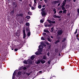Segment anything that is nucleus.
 <instances>
[{
  "label": "nucleus",
  "instance_id": "obj_42",
  "mask_svg": "<svg viewBox=\"0 0 79 79\" xmlns=\"http://www.w3.org/2000/svg\"><path fill=\"white\" fill-rule=\"evenodd\" d=\"M23 34H26V31H25V30L24 29L23 30Z\"/></svg>",
  "mask_w": 79,
  "mask_h": 79
},
{
  "label": "nucleus",
  "instance_id": "obj_30",
  "mask_svg": "<svg viewBox=\"0 0 79 79\" xmlns=\"http://www.w3.org/2000/svg\"><path fill=\"white\" fill-rule=\"evenodd\" d=\"M26 36V34H23V39H25Z\"/></svg>",
  "mask_w": 79,
  "mask_h": 79
},
{
  "label": "nucleus",
  "instance_id": "obj_10",
  "mask_svg": "<svg viewBox=\"0 0 79 79\" xmlns=\"http://www.w3.org/2000/svg\"><path fill=\"white\" fill-rule=\"evenodd\" d=\"M14 10H15V8H14L13 10L11 11L10 12V14H11V15H14Z\"/></svg>",
  "mask_w": 79,
  "mask_h": 79
},
{
  "label": "nucleus",
  "instance_id": "obj_45",
  "mask_svg": "<svg viewBox=\"0 0 79 79\" xmlns=\"http://www.w3.org/2000/svg\"><path fill=\"white\" fill-rule=\"evenodd\" d=\"M35 55H39V53H38V52H35Z\"/></svg>",
  "mask_w": 79,
  "mask_h": 79
},
{
  "label": "nucleus",
  "instance_id": "obj_3",
  "mask_svg": "<svg viewBox=\"0 0 79 79\" xmlns=\"http://www.w3.org/2000/svg\"><path fill=\"white\" fill-rule=\"evenodd\" d=\"M16 70H15L14 73H13V75L12 76V79H15V76H16Z\"/></svg>",
  "mask_w": 79,
  "mask_h": 79
},
{
  "label": "nucleus",
  "instance_id": "obj_34",
  "mask_svg": "<svg viewBox=\"0 0 79 79\" xmlns=\"http://www.w3.org/2000/svg\"><path fill=\"white\" fill-rule=\"evenodd\" d=\"M28 14L29 15H31L32 13L31 12H28Z\"/></svg>",
  "mask_w": 79,
  "mask_h": 79
},
{
  "label": "nucleus",
  "instance_id": "obj_49",
  "mask_svg": "<svg viewBox=\"0 0 79 79\" xmlns=\"http://www.w3.org/2000/svg\"><path fill=\"white\" fill-rule=\"evenodd\" d=\"M57 16H56V15H54L53 16V17H54V18H56Z\"/></svg>",
  "mask_w": 79,
  "mask_h": 79
},
{
  "label": "nucleus",
  "instance_id": "obj_6",
  "mask_svg": "<svg viewBox=\"0 0 79 79\" xmlns=\"http://www.w3.org/2000/svg\"><path fill=\"white\" fill-rule=\"evenodd\" d=\"M26 32H30V29H29V26L27 27H26Z\"/></svg>",
  "mask_w": 79,
  "mask_h": 79
},
{
  "label": "nucleus",
  "instance_id": "obj_41",
  "mask_svg": "<svg viewBox=\"0 0 79 79\" xmlns=\"http://www.w3.org/2000/svg\"><path fill=\"white\" fill-rule=\"evenodd\" d=\"M47 55L48 56H50V52H48V53L47 54Z\"/></svg>",
  "mask_w": 79,
  "mask_h": 79
},
{
  "label": "nucleus",
  "instance_id": "obj_21",
  "mask_svg": "<svg viewBox=\"0 0 79 79\" xmlns=\"http://www.w3.org/2000/svg\"><path fill=\"white\" fill-rule=\"evenodd\" d=\"M47 24H48V23H47L46 22L44 24V25L45 27H48V25H47Z\"/></svg>",
  "mask_w": 79,
  "mask_h": 79
},
{
  "label": "nucleus",
  "instance_id": "obj_48",
  "mask_svg": "<svg viewBox=\"0 0 79 79\" xmlns=\"http://www.w3.org/2000/svg\"><path fill=\"white\" fill-rule=\"evenodd\" d=\"M16 2H14L13 3V5L14 6H15V5Z\"/></svg>",
  "mask_w": 79,
  "mask_h": 79
},
{
  "label": "nucleus",
  "instance_id": "obj_43",
  "mask_svg": "<svg viewBox=\"0 0 79 79\" xmlns=\"http://www.w3.org/2000/svg\"><path fill=\"white\" fill-rule=\"evenodd\" d=\"M31 9L33 10H35V7H34L31 6Z\"/></svg>",
  "mask_w": 79,
  "mask_h": 79
},
{
  "label": "nucleus",
  "instance_id": "obj_7",
  "mask_svg": "<svg viewBox=\"0 0 79 79\" xmlns=\"http://www.w3.org/2000/svg\"><path fill=\"white\" fill-rule=\"evenodd\" d=\"M40 61L42 64H44V63H45V60L44 59H42L41 60H40Z\"/></svg>",
  "mask_w": 79,
  "mask_h": 79
},
{
  "label": "nucleus",
  "instance_id": "obj_32",
  "mask_svg": "<svg viewBox=\"0 0 79 79\" xmlns=\"http://www.w3.org/2000/svg\"><path fill=\"white\" fill-rule=\"evenodd\" d=\"M26 18L27 19H30L31 18V17L29 15L27 16L26 17Z\"/></svg>",
  "mask_w": 79,
  "mask_h": 79
},
{
  "label": "nucleus",
  "instance_id": "obj_24",
  "mask_svg": "<svg viewBox=\"0 0 79 79\" xmlns=\"http://www.w3.org/2000/svg\"><path fill=\"white\" fill-rule=\"evenodd\" d=\"M47 21L48 22V23L49 24H51L52 23V21H51L50 20L48 19L47 20Z\"/></svg>",
  "mask_w": 79,
  "mask_h": 79
},
{
  "label": "nucleus",
  "instance_id": "obj_31",
  "mask_svg": "<svg viewBox=\"0 0 79 79\" xmlns=\"http://www.w3.org/2000/svg\"><path fill=\"white\" fill-rule=\"evenodd\" d=\"M3 56H0V60H1V61H2L3 60Z\"/></svg>",
  "mask_w": 79,
  "mask_h": 79
},
{
  "label": "nucleus",
  "instance_id": "obj_58",
  "mask_svg": "<svg viewBox=\"0 0 79 79\" xmlns=\"http://www.w3.org/2000/svg\"><path fill=\"white\" fill-rule=\"evenodd\" d=\"M78 35H79V34H77L76 35V37H77V38H78Z\"/></svg>",
  "mask_w": 79,
  "mask_h": 79
},
{
  "label": "nucleus",
  "instance_id": "obj_5",
  "mask_svg": "<svg viewBox=\"0 0 79 79\" xmlns=\"http://www.w3.org/2000/svg\"><path fill=\"white\" fill-rule=\"evenodd\" d=\"M53 3L55 5L56 4V3H60V0H58L57 1H53Z\"/></svg>",
  "mask_w": 79,
  "mask_h": 79
},
{
  "label": "nucleus",
  "instance_id": "obj_15",
  "mask_svg": "<svg viewBox=\"0 0 79 79\" xmlns=\"http://www.w3.org/2000/svg\"><path fill=\"white\" fill-rule=\"evenodd\" d=\"M18 75H19V76H21V74H22V73L21 72H18Z\"/></svg>",
  "mask_w": 79,
  "mask_h": 79
},
{
  "label": "nucleus",
  "instance_id": "obj_33",
  "mask_svg": "<svg viewBox=\"0 0 79 79\" xmlns=\"http://www.w3.org/2000/svg\"><path fill=\"white\" fill-rule=\"evenodd\" d=\"M23 63L24 64H27V61H26V60L23 61Z\"/></svg>",
  "mask_w": 79,
  "mask_h": 79
},
{
  "label": "nucleus",
  "instance_id": "obj_20",
  "mask_svg": "<svg viewBox=\"0 0 79 79\" xmlns=\"http://www.w3.org/2000/svg\"><path fill=\"white\" fill-rule=\"evenodd\" d=\"M41 44L43 46H44V47H46V44H45L44 43L42 42L41 43Z\"/></svg>",
  "mask_w": 79,
  "mask_h": 79
},
{
  "label": "nucleus",
  "instance_id": "obj_40",
  "mask_svg": "<svg viewBox=\"0 0 79 79\" xmlns=\"http://www.w3.org/2000/svg\"><path fill=\"white\" fill-rule=\"evenodd\" d=\"M50 63H51V61L50 60H48V64H50Z\"/></svg>",
  "mask_w": 79,
  "mask_h": 79
},
{
  "label": "nucleus",
  "instance_id": "obj_17",
  "mask_svg": "<svg viewBox=\"0 0 79 79\" xmlns=\"http://www.w3.org/2000/svg\"><path fill=\"white\" fill-rule=\"evenodd\" d=\"M60 40H57L56 41L55 43V44H57V43H58L59 42H60Z\"/></svg>",
  "mask_w": 79,
  "mask_h": 79
},
{
  "label": "nucleus",
  "instance_id": "obj_8",
  "mask_svg": "<svg viewBox=\"0 0 79 79\" xmlns=\"http://www.w3.org/2000/svg\"><path fill=\"white\" fill-rule=\"evenodd\" d=\"M45 21V18H43L40 20V22L41 23H43Z\"/></svg>",
  "mask_w": 79,
  "mask_h": 79
},
{
  "label": "nucleus",
  "instance_id": "obj_54",
  "mask_svg": "<svg viewBox=\"0 0 79 79\" xmlns=\"http://www.w3.org/2000/svg\"><path fill=\"white\" fill-rule=\"evenodd\" d=\"M51 48V45H50L49 46L48 48V49H50Z\"/></svg>",
  "mask_w": 79,
  "mask_h": 79
},
{
  "label": "nucleus",
  "instance_id": "obj_19",
  "mask_svg": "<svg viewBox=\"0 0 79 79\" xmlns=\"http://www.w3.org/2000/svg\"><path fill=\"white\" fill-rule=\"evenodd\" d=\"M64 6H62L61 7L62 8V10H66V9H65V7H64Z\"/></svg>",
  "mask_w": 79,
  "mask_h": 79
},
{
  "label": "nucleus",
  "instance_id": "obj_2",
  "mask_svg": "<svg viewBox=\"0 0 79 79\" xmlns=\"http://www.w3.org/2000/svg\"><path fill=\"white\" fill-rule=\"evenodd\" d=\"M45 11H42L41 12V14L42 15V16H46L47 15V14L45 12Z\"/></svg>",
  "mask_w": 79,
  "mask_h": 79
},
{
  "label": "nucleus",
  "instance_id": "obj_4",
  "mask_svg": "<svg viewBox=\"0 0 79 79\" xmlns=\"http://www.w3.org/2000/svg\"><path fill=\"white\" fill-rule=\"evenodd\" d=\"M41 46H42L41 45H40L39 46V49H38V52L40 53L42 52V48H40Z\"/></svg>",
  "mask_w": 79,
  "mask_h": 79
},
{
  "label": "nucleus",
  "instance_id": "obj_62",
  "mask_svg": "<svg viewBox=\"0 0 79 79\" xmlns=\"http://www.w3.org/2000/svg\"><path fill=\"white\" fill-rule=\"evenodd\" d=\"M61 4L60 3H59L58 4V6H60V4Z\"/></svg>",
  "mask_w": 79,
  "mask_h": 79
},
{
  "label": "nucleus",
  "instance_id": "obj_44",
  "mask_svg": "<svg viewBox=\"0 0 79 79\" xmlns=\"http://www.w3.org/2000/svg\"><path fill=\"white\" fill-rule=\"evenodd\" d=\"M47 34L45 33H43V35L44 36H45V35H46Z\"/></svg>",
  "mask_w": 79,
  "mask_h": 79
},
{
  "label": "nucleus",
  "instance_id": "obj_27",
  "mask_svg": "<svg viewBox=\"0 0 79 79\" xmlns=\"http://www.w3.org/2000/svg\"><path fill=\"white\" fill-rule=\"evenodd\" d=\"M28 62L30 64H32V61L31 60L29 61Z\"/></svg>",
  "mask_w": 79,
  "mask_h": 79
},
{
  "label": "nucleus",
  "instance_id": "obj_63",
  "mask_svg": "<svg viewBox=\"0 0 79 79\" xmlns=\"http://www.w3.org/2000/svg\"><path fill=\"white\" fill-rule=\"evenodd\" d=\"M77 12L78 13H79V9H77Z\"/></svg>",
  "mask_w": 79,
  "mask_h": 79
},
{
  "label": "nucleus",
  "instance_id": "obj_18",
  "mask_svg": "<svg viewBox=\"0 0 79 79\" xmlns=\"http://www.w3.org/2000/svg\"><path fill=\"white\" fill-rule=\"evenodd\" d=\"M47 39L48 41L49 42H52V39H50L49 37L47 38Z\"/></svg>",
  "mask_w": 79,
  "mask_h": 79
},
{
  "label": "nucleus",
  "instance_id": "obj_13",
  "mask_svg": "<svg viewBox=\"0 0 79 79\" xmlns=\"http://www.w3.org/2000/svg\"><path fill=\"white\" fill-rule=\"evenodd\" d=\"M66 38H64L63 40L61 41L62 42H65V41H66Z\"/></svg>",
  "mask_w": 79,
  "mask_h": 79
},
{
  "label": "nucleus",
  "instance_id": "obj_56",
  "mask_svg": "<svg viewBox=\"0 0 79 79\" xmlns=\"http://www.w3.org/2000/svg\"><path fill=\"white\" fill-rule=\"evenodd\" d=\"M51 30H52V31H53V27H52V28L51 29Z\"/></svg>",
  "mask_w": 79,
  "mask_h": 79
},
{
  "label": "nucleus",
  "instance_id": "obj_59",
  "mask_svg": "<svg viewBox=\"0 0 79 79\" xmlns=\"http://www.w3.org/2000/svg\"><path fill=\"white\" fill-rule=\"evenodd\" d=\"M27 76H29V75H30V74H29V73H27Z\"/></svg>",
  "mask_w": 79,
  "mask_h": 79
},
{
  "label": "nucleus",
  "instance_id": "obj_22",
  "mask_svg": "<svg viewBox=\"0 0 79 79\" xmlns=\"http://www.w3.org/2000/svg\"><path fill=\"white\" fill-rule=\"evenodd\" d=\"M66 2H64V1H63V3H62V6H65V5H66Z\"/></svg>",
  "mask_w": 79,
  "mask_h": 79
},
{
  "label": "nucleus",
  "instance_id": "obj_55",
  "mask_svg": "<svg viewBox=\"0 0 79 79\" xmlns=\"http://www.w3.org/2000/svg\"><path fill=\"white\" fill-rule=\"evenodd\" d=\"M18 16H20V14H17V17H18Z\"/></svg>",
  "mask_w": 79,
  "mask_h": 79
},
{
  "label": "nucleus",
  "instance_id": "obj_61",
  "mask_svg": "<svg viewBox=\"0 0 79 79\" xmlns=\"http://www.w3.org/2000/svg\"><path fill=\"white\" fill-rule=\"evenodd\" d=\"M45 5H43L42 6V7L43 8H44V7H45Z\"/></svg>",
  "mask_w": 79,
  "mask_h": 79
},
{
  "label": "nucleus",
  "instance_id": "obj_23",
  "mask_svg": "<svg viewBox=\"0 0 79 79\" xmlns=\"http://www.w3.org/2000/svg\"><path fill=\"white\" fill-rule=\"evenodd\" d=\"M44 32H48V33H49L50 32H49V31L48 30H44Z\"/></svg>",
  "mask_w": 79,
  "mask_h": 79
},
{
  "label": "nucleus",
  "instance_id": "obj_57",
  "mask_svg": "<svg viewBox=\"0 0 79 79\" xmlns=\"http://www.w3.org/2000/svg\"><path fill=\"white\" fill-rule=\"evenodd\" d=\"M54 11V14H56V10H55Z\"/></svg>",
  "mask_w": 79,
  "mask_h": 79
},
{
  "label": "nucleus",
  "instance_id": "obj_64",
  "mask_svg": "<svg viewBox=\"0 0 79 79\" xmlns=\"http://www.w3.org/2000/svg\"><path fill=\"white\" fill-rule=\"evenodd\" d=\"M53 11H56V9L54 8V9H53Z\"/></svg>",
  "mask_w": 79,
  "mask_h": 79
},
{
  "label": "nucleus",
  "instance_id": "obj_35",
  "mask_svg": "<svg viewBox=\"0 0 79 79\" xmlns=\"http://www.w3.org/2000/svg\"><path fill=\"white\" fill-rule=\"evenodd\" d=\"M38 8H39V9H40V8H42V6L40 5L38 6Z\"/></svg>",
  "mask_w": 79,
  "mask_h": 79
},
{
  "label": "nucleus",
  "instance_id": "obj_39",
  "mask_svg": "<svg viewBox=\"0 0 79 79\" xmlns=\"http://www.w3.org/2000/svg\"><path fill=\"white\" fill-rule=\"evenodd\" d=\"M77 29H76L75 32H74V34H76L77 32Z\"/></svg>",
  "mask_w": 79,
  "mask_h": 79
},
{
  "label": "nucleus",
  "instance_id": "obj_46",
  "mask_svg": "<svg viewBox=\"0 0 79 79\" xmlns=\"http://www.w3.org/2000/svg\"><path fill=\"white\" fill-rule=\"evenodd\" d=\"M18 49L17 48H15V52H17V51H18Z\"/></svg>",
  "mask_w": 79,
  "mask_h": 79
},
{
  "label": "nucleus",
  "instance_id": "obj_14",
  "mask_svg": "<svg viewBox=\"0 0 79 79\" xmlns=\"http://www.w3.org/2000/svg\"><path fill=\"white\" fill-rule=\"evenodd\" d=\"M16 36H18V37H19V33L18 32H16L15 34Z\"/></svg>",
  "mask_w": 79,
  "mask_h": 79
},
{
  "label": "nucleus",
  "instance_id": "obj_28",
  "mask_svg": "<svg viewBox=\"0 0 79 79\" xmlns=\"http://www.w3.org/2000/svg\"><path fill=\"white\" fill-rule=\"evenodd\" d=\"M28 36H30L31 35V31H29L27 34Z\"/></svg>",
  "mask_w": 79,
  "mask_h": 79
},
{
  "label": "nucleus",
  "instance_id": "obj_11",
  "mask_svg": "<svg viewBox=\"0 0 79 79\" xmlns=\"http://www.w3.org/2000/svg\"><path fill=\"white\" fill-rule=\"evenodd\" d=\"M35 58V56L34 55H32L31 56V59L32 60H33Z\"/></svg>",
  "mask_w": 79,
  "mask_h": 79
},
{
  "label": "nucleus",
  "instance_id": "obj_53",
  "mask_svg": "<svg viewBox=\"0 0 79 79\" xmlns=\"http://www.w3.org/2000/svg\"><path fill=\"white\" fill-rule=\"evenodd\" d=\"M56 18H61V16H57V17Z\"/></svg>",
  "mask_w": 79,
  "mask_h": 79
},
{
  "label": "nucleus",
  "instance_id": "obj_26",
  "mask_svg": "<svg viewBox=\"0 0 79 79\" xmlns=\"http://www.w3.org/2000/svg\"><path fill=\"white\" fill-rule=\"evenodd\" d=\"M20 16H21V17H24V15H23V14L20 13Z\"/></svg>",
  "mask_w": 79,
  "mask_h": 79
},
{
  "label": "nucleus",
  "instance_id": "obj_51",
  "mask_svg": "<svg viewBox=\"0 0 79 79\" xmlns=\"http://www.w3.org/2000/svg\"><path fill=\"white\" fill-rule=\"evenodd\" d=\"M52 24H55V21H52Z\"/></svg>",
  "mask_w": 79,
  "mask_h": 79
},
{
  "label": "nucleus",
  "instance_id": "obj_47",
  "mask_svg": "<svg viewBox=\"0 0 79 79\" xmlns=\"http://www.w3.org/2000/svg\"><path fill=\"white\" fill-rule=\"evenodd\" d=\"M23 69H24V70H26V69H27V68L26 67H24L23 68Z\"/></svg>",
  "mask_w": 79,
  "mask_h": 79
},
{
  "label": "nucleus",
  "instance_id": "obj_29",
  "mask_svg": "<svg viewBox=\"0 0 79 79\" xmlns=\"http://www.w3.org/2000/svg\"><path fill=\"white\" fill-rule=\"evenodd\" d=\"M26 24L27 26H29V25H30L29 23H26Z\"/></svg>",
  "mask_w": 79,
  "mask_h": 79
},
{
  "label": "nucleus",
  "instance_id": "obj_25",
  "mask_svg": "<svg viewBox=\"0 0 79 79\" xmlns=\"http://www.w3.org/2000/svg\"><path fill=\"white\" fill-rule=\"evenodd\" d=\"M43 59H44V60H46V59H47V57L45 55L44 56Z\"/></svg>",
  "mask_w": 79,
  "mask_h": 79
},
{
  "label": "nucleus",
  "instance_id": "obj_36",
  "mask_svg": "<svg viewBox=\"0 0 79 79\" xmlns=\"http://www.w3.org/2000/svg\"><path fill=\"white\" fill-rule=\"evenodd\" d=\"M45 10V8H42L41 9L42 11H44V10Z\"/></svg>",
  "mask_w": 79,
  "mask_h": 79
},
{
  "label": "nucleus",
  "instance_id": "obj_16",
  "mask_svg": "<svg viewBox=\"0 0 79 79\" xmlns=\"http://www.w3.org/2000/svg\"><path fill=\"white\" fill-rule=\"evenodd\" d=\"M67 11V10H66L65 9L63 11V13H62V14H64V13H65V14H66V12Z\"/></svg>",
  "mask_w": 79,
  "mask_h": 79
},
{
  "label": "nucleus",
  "instance_id": "obj_9",
  "mask_svg": "<svg viewBox=\"0 0 79 79\" xmlns=\"http://www.w3.org/2000/svg\"><path fill=\"white\" fill-rule=\"evenodd\" d=\"M37 1L36 0H34V4L33 5L34 6H35L37 5V2H36V1Z\"/></svg>",
  "mask_w": 79,
  "mask_h": 79
},
{
  "label": "nucleus",
  "instance_id": "obj_37",
  "mask_svg": "<svg viewBox=\"0 0 79 79\" xmlns=\"http://www.w3.org/2000/svg\"><path fill=\"white\" fill-rule=\"evenodd\" d=\"M46 45H50V43H48V42H46Z\"/></svg>",
  "mask_w": 79,
  "mask_h": 79
},
{
  "label": "nucleus",
  "instance_id": "obj_50",
  "mask_svg": "<svg viewBox=\"0 0 79 79\" xmlns=\"http://www.w3.org/2000/svg\"><path fill=\"white\" fill-rule=\"evenodd\" d=\"M63 13V11L62 10H60L59 12V13Z\"/></svg>",
  "mask_w": 79,
  "mask_h": 79
},
{
  "label": "nucleus",
  "instance_id": "obj_52",
  "mask_svg": "<svg viewBox=\"0 0 79 79\" xmlns=\"http://www.w3.org/2000/svg\"><path fill=\"white\" fill-rule=\"evenodd\" d=\"M52 26V25L49 24L48 25V27H51Z\"/></svg>",
  "mask_w": 79,
  "mask_h": 79
},
{
  "label": "nucleus",
  "instance_id": "obj_12",
  "mask_svg": "<svg viewBox=\"0 0 79 79\" xmlns=\"http://www.w3.org/2000/svg\"><path fill=\"white\" fill-rule=\"evenodd\" d=\"M40 60H39L36 63V64H40Z\"/></svg>",
  "mask_w": 79,
  "mask_h": 79
},
{
  "label": "nucleus",
  "instance_id": "obj_60",
  "mask_svg": "<svg viewBox=\"0 0 79 79\" xmlns=\"http://www.w3.org/2000/svg\"><path fill=\"white\" fill-rule=\"evenodd\" d=\"M70 15H71V14L70 13H69L68 14V16H70Z\"/></svg>",
  "mask_w": 79,
  "mask_h": 79
},
{
  "label": "nucleus",
  "instance_id": "obj_38",
  "mask_svg": "<svg viewBox=\"0 0 79 79\" xmlns=\"http://www.w3.org/2000/svg\"><path fill=\"white\" fill-rule=\"evenodd\" d=\"M41 40H45V39L43 37H41Z\"/></svg>",
  "mask_w": 79,
  "mask_h": 79
},
{
  "label": "nucleus",
  "instance_id": "obj_1",
  "mask_svg": "<svg viewBox=\"0 0 79 79\" xmlns=\"http://www.w3.org/2000/svg\"><path fill=\"white\" fill-rule=\"evenodd\" d=\"M62 34H63V30H59L57 31V36H59L60 35H62Z\"/></svg>",
  "mask_w": 79,
  "mask_h": 79
}]
</instances>
